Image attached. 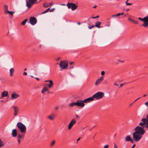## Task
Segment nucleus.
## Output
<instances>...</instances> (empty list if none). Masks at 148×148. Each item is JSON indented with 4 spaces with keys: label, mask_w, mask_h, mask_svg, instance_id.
<instances>
[{
    "label": "nucleus",
    "mask_w": 148,
    "mask_h": 148,
    "mask_svg": "<svg viewBox=\"0 0 148 148\" xmlns=\"http://www.w3.org/2000/svg\"><path fill=\"white\" fill-rule=\"evenodd\" d=\"M132 19L130 18H128V20H129V21H131Z\"/></svg>",
    "instance_id": "57"
},
{
    "label": "nucleus",
    "mask_w": 148,
    "mask_h": 148,
    "mask_svg": "<svg viewBox=\"0 0 148 148\" xmlns=\"http://www.w3.org/2000/svg\"><path fill=\"white\" fill-rule=\"evenodd\" d=\"M103 79V76H101L99 78L96 80L95 83V85L96 86H98L101 83Z\"/></svg>",
    "instance_id": "10"
},
{
    "label": "nucleus",
    "mask_w": 148,
    "mask_h": 148,
    "mask_svg": "<svg viewBox=\"0 0 148 148\" xmlns=\"http://www.w3.org/2000/svg\"><path fill=\"white\" fill-rule=\"evenodd\" d=\"M18 141L19 144L20 143V140L19 139L18 140Z\"/></svg>",
    "instance_id": "51"
},
{
    "label": "nucleus",
    "mask_w": 148,
    "mask_h": 148,
    "mask_svg": "<svg viewBox=\"0 0 148 148\" xmlns=\"http://www.w3.org/2000/svg\"><path fill=\"white\" fill-rule=\"evenodd\" d=\"M48 86V88H50L52 87L53 86V82L52 81H50L49 84H46L45 85V86Z\"/></svg>",
    "instance_id": "16"
},
{
    "label": "nucleus",
    "mask_w": 148,
    "mask_h": 148,
    "mask_svg": "<svg viewBox=\"0 0 148 148\" xmlns=\"http://www.w3.org/2000/svg\"><path fill=\"white\" fill-rule=\"evenodd\" d=\"M27 21V20L26 19L24 20L21 23V25H25L26 22Z\"/></svg>",
    "instance_id": "27"
},
{
    "label": "nucleus",
    "mask_w": 148,
    "mask_h": 148,
    "mask_svg": "<svg viewBox=\"0 0 148 148\" xmlns=\"http://www.w3.org/2000/svg\"><path fill=\"white\" fill-rule=\"evenodd\" d=\"M104 96V93L103 92H99L95 94L93 96V97L94 99L95 98L97 99H101Z\"/></svg>",
    "instance_id": "3"
},
{
    "label": "nucleus",
    "mask_w": 148,
    "mask_h": 148,
    "mask_svg": "<svg viewBox=\"0 0 148 148\" xmlns=\"http://www.w3.org/2000/svg\"><path fill=\"white\" fill-rule=\"evenodd\" d=\"M145 127L147 128H148V125H145Z\"/></svg>",
    "instance_id": "59"
},
{
    "label": "nucleus",
    "mask_w": 148,
    "mask_h": 148,
    "mask_svg": "<svg viewBox=\"0 0 148 148\" xmlns=\"http://www.w3.org/2000/svg\"><path fill=\"white\" fill-rule=\"evenodd\" d=\"M18 136L19 138H21L22 137V135L20 134H18Z\"/></svg>",
    "instance_id": "41"
},
{
    "label": "nucleus",
    "mask_w": 148,
    "mask_h": 148,
    "mask_svg": "<svg viewBox=\"0 0 148 148\" xmlns=\"http://www.w3.org/2000/svg\"><path fill=\"white\" fill-rule=\"evenodd\" d=\"M48 90L49 89L48 88L45 86L41 91V92L43 93L45 91H48Z\"/></svg>",
    "instance_id": "24"
},
{
    "label": "nucleus",
    "mask_w": 148,
    "mask_h": 148,
    "mask_svg": "<svg viewBox=\"0 0 148 148\" xmlns=\"http://www.w3.org/2000/svg\"><path fill=\"white\" fill-rule=\"evenodd\" d=\"M114 85L116 86H118V85L116 83H114Z\"/></svg>",
    "instance_id": "50"
},
{
    "label": "nucleus",
    "mask_w": 148,
    "mask_h": 148,
    "mask_svg": "<svg viewBox=\"0 0 148 148\" xmlns=\"http://www.w3.org/2000/svg\"><path fill=\"white\" fill-rule=\"evenodd\" d=\"M76 119H77L79 118V116H78L77 115H76Z\"/></svg>",
    "instance_id": "49"
},
{
    "label": "nucleus",
    "mask_w": 148,
    "mask_h": 148,
    "mask_svg": "<svg viewBox=\"0 0 148 148\" xmlns=\"http://www.w3.org/2000/svg\"><path fill=\"white\" fill-rule=\"evenodd\" d=\"M52 4V3H49V6H51Z\"/></svg>",
    "instance_id": "61"
},
{
    "label": "nucleus",
    "mask_w": 148,
    "mask_h": 148,
    "mask_svg": "<svg viewBox=\"0 0 148 148\" xmlns=\"http://www.w3.org/2000/svg\"><path fill=\"white\" fill-rule=\"evenodd\" d=\"M101 24V23L99 21H97L95 23V26L98 28H100V25Z\"/></svg>",
    "instance_id": "21"
},
{
    "label": "nucleus",
    "mask_w": 148,
    "mask_h": 148,
    "mask_svg": "<svg viewBox=\"0 0 148 148\" xmlns=\"http://www.w3.org/2000/svg\"><path fill=\"white\" fill-rule=\"evenodd\" d=\"M50 81H52V80H45V82H49V83H50Z\"/></svg>",
    "instance_id": "46"
},
{
    "label": "nucleus",
    "mask_w": 148,
    "mask_h": 148,
    "mask_svg": "<svg viewBox=\"0 0 148 148\" xmlns=\"http://www.w3.org/2000/svg\"><path fill=\"white\" fill-rule=\"evenodd\" d=\"M138 18L139 20L144 22V23L141 26L145 27H147L148 26V19L147 17H145L143 18L139 17Z\"/></svg>",
    "instance_id": "6"
},
{
    "label": "nucleus",
    "mask_w": 148,
    "mask_h": 148,
    "mask_svg": "<svg viewBox=\"0 0 148 148\" xmlns=\"http://www.w3.org/2000/svg\"><path fill=\"white\" fill-rule=\"evenodd\" d=\"M114 148H117V146L115 144Z\"/></svg>",
    "instance_id": "53"
},
{
    "label": "nucleus",
    "mask_w": 148,
    "mask_h": 148,
    "mask_svg": "<svg viewBox=\"0 0 148 148\" xmlns=\"http://www.w3.org/2000/svg\"><path fill=\"white\" fill-rule=\"evenodd\" d=\"M124 83L121 84H120V86L119 87H122L124 85Z\"/></svg>",
    "instance_id": "47"
},
{
    "label": "nucleus",
    "mask_w": 148,
    "mask_h": 148,
    "mask_svg": "<svg viewBox=\"0 0 148 148\" xmlns=\"http://www.w3.org/2000/svg\"><path fill=\"white\" fill-rule=\"evenodd\" d=\"M140 97H139V98L137 99H136L133 103H131L130 105V106H132V105L138 99H140Z\"/></svg>",
    "instance_id": "36"
},
{
    "label": "nucleus",
    "mask_w": 148,
    "mask_h": 148,
    "mask_svg": "<svg viewBox=\"0 0 148 148\" xmlns=\"http://www.w3.org/2000/svg\"><path fill=\"white\" fill-rule=\"evenodd\" d=\"M14 13V12L12 11H8L7 12V14H8L9 15H10L11 16H12L13 14Z\"/></svg>",
    "instance_id": "29"
},
{
    "label": "nucleus",
    "mask_w": 148,
    "mask_h": 148,
    "mask_svg": "<svg viewBox=\"0 0 148 148\" xmlns=\"http://www.w3.org/2000/svg\"><path fill=\"white\" fill-rule=\"evenodd\" d=\"M131 21L133 22L134 23H135V24H138V21H134V19H132Z\"/></svg>",
    "instance_id": "35"
},
{
    "label": "nucleus",
    "mask_w": 148,
    "mask_h": 148,
    "mask_svg": "<svg viewBox=\"0 0 148 148\" xmlns=\"http://www.w3.org/2000/svg\"><path fill=\"white\" fill-rule=\"evenodd\" d=\"M136 146V145L135 144H134L132 147L131 148H134Z\"/></svg>",
    "instance_id": "54"
},
{
    "label": "nucleus",
    "mask_w": 148,
    "mask_h": 148,
    "mask_svg": "<svg viewBox=\"0 0 148 148\" xmlns=\"http://www.w3.org/2000/svg\"><path fill=\"white\" fill-rule=\"evenodd\" d=\"M145 105L148 107V101L145 103Z\"/></svg>",
    "instance_id": "42"
},
{
    "label": "nucleus",
    "mask_w": 148,
    "mask_h": 148,
    "mask_svg": "<svg viewBox=\"0 0 148 148\" xmlns=\"http://www.w3.org/2000/svg\"><path fill=\"white\" fill-rule=\"evenodd\" d=\"M8 6L6 5H5L4 7V12L5 14H7V12L9 11L8 10Z\"/></svg>",
    "instance_id": "22"
},
{
    "label": "nucleus",
    "mask_w": 148,
    "mask_h": 148,
    "mask_svg": "<svg viewBox=\"0 0 148 148\" xmlns=\"http://www.w3.org/2000/svg\"><path fill=\"white\" fill-rule=\"evenodd\" d=\"M14 110V115L15 116L18 114V108L16 106H13Z\"/></svg>",
    "instance_id": "15"
},
{
    "label": "nucleus",
    "mask_w": 148,
    "mask_h": 148,
    "mask_svg": "<svg viewBox=\"0 0 148 148\" xmlns=\"http://www.w3.org/2000/svg\"><path fill=\"white\" fill-rule=\"evenodd\" d=\"M36 79L38 80L39 81V79L38 77L36 78Z\"/></svg>",
    "instance_id": "60"
},
{
    "label": "nucleus",
    "mask_w": 148,
    "mask_h": 148,
    "mask_svg": "<svg viewBox=\"0 0 148 148\" xmlns=\"http://www.w3.org/2000/svg\"><path fill=\"white\" fill-rule=\"evenodd\" d=\"M14 72V70L13 68H11L10 70V76H12L13 75Z\"/></svg>",
    "instance_id": "23"
},
{
    "label": "nucleus",
    "mask_w": 148,
    "mask_h": 148,
    "mask_svg": "<svg viewBox=\"0 0 148 148\" xmlns=\"http://www.w3.org/2000/svg\"><path fill=\"white\" fill-rule=\"evenodd\" d=\"M29 21L31 25H34L37 23V20L35 17H32L30 18Z\"/></svg>",
    "instance_id": "11"
},
{
    "label": "nucleus",
    "mask_w": 148,
    "mask_h": 148,
    "mask_svg": "<svg viewBox=\"0 0 148 148\" xmlns=\"http://www.w3.org/2000/svg\"><path fill=\"white\" fill-rule=\"evenodd\" d=\"M145 119H146V120H148V114L146 115V118Z\"/></svg>",
    "instance_id": "48"
},
{
    "label": "nucleus",
    "mask_w": 148,
    "mask_h": 148,
    "mask_svg": "<svg viewBox=\"0 0 148 148\" xmlns=\"http://www.w3.org/2000/svg\"><path fill=\"white\" fill-rule=\"evenodd\" d=\"M141 121L143 122H145V124L148 125V120H146L145 118H143L141 119Z\"/></svg>",
    "instance_id": "26"
},
{
    "label": "nucleus",
    "mask_w": 148,
    "mask_h": 148,
    "mask_svg": "<svg viewBox=\"0 0 148 148\" xmlns=\"http://www.w3.org/2000/svg\"><path fill=\"white\" fill-rule=\"evenodd\" d=\"M143 135L136 132H134L133 134L134 141L136 142L139 141L142 137Z\"/></svg>",
    "instance_id": "2"
},
{
    "label": "nucleus",
    "mask_w": 148,
    "mask_h": 148,
    "mask_svg": "<svg viewBox=\"0 0 148 148\" xmlns=\"http://www.w3.org/2000/svg\"><path fill=\"white\" fill-rule=\"evenodd\" d=\"M80 138H79L77 140V142L78 141H79L80 139Z\"/></svg>",
    "instance_id": "56"
},
{
    "label": "nucleus",
    "mask_w": 148,
    "mask_h": 148,
    "mask_svg": "<svg viewBox=\"0 0 148 148\" xmlns=\"http://www.w3.org/2000/svg\"><path fill=\"white\" fill-rule=\"evenodd\" d=\"M126 5H132V4L131 3H127Z\"/></svg>",
    "instance_id": "45"
},
{
    "label": "nucleus",
    "mask_w": 148,
    "mask_h": 148,
    "mask_svg": "<svg viewBox=\"0 0 148 148\" xmlns=\"http://www.w3.org/2000/svg\"><path fill=\"white\" fill-rule=\"evenodd\" d=\"M66 6L68 8L71 9L72 11L76 10L78 7L75 4L71 2H68Z\"/></svg>",
    "instance_id": "4"
},
{
    "label": "nucleus",
    "mask_w": 148,
    "mask_h": 148,
    "mask_svg": "<svg viewBox=\"0 0 148 148\" xmlns=\"http://www.w3.org/2000/svg\"><path fill=\"white\" fill-rule=\"evenodd\" d=\"M99 17V16L98 15L95 17H93L92 18H93V19L97 18H98Z\"/></svg>",
    "instance_id": "39"
},
{
    "label": "nucleus",
    "mask_w": 148,
    "mask_h": 148,
    "mask_svg": "<svg viewBox=\"0 0 148 148\" xmlns=\"http://www.w3.org/2000/svg\"><path fill=\"white\" fill-rule=\"evenodd\" d=\"M4 145V143L0 139V147H2Z\"/></svg>",
    "instance_id": "30"
},
{
    "label": "nucleus",
    "mask_w": 148,
    "mask_h": 148,
    "mask_svg": "<svg viewBox=\"0 0 148 148\" xmlns=\"http://www.w3.org/2000/svg\"><path fill=\"white\" fill-rule=\"evenodd\" d=\"M73 63V62H69V64L70 65H72Z\"/></svg>",
    "instance_id": "52"
},
{
    "label": "nucleus",
    "mask_w": 148,
    "mask_h": 148,
    "mask_svg": "<svg viewBox=\"0 0 148 148\" xmlns=\"http://www.w3.org/2000/svg\"><path fill=\"white\" fill-rule=\"evenodd\" d=\"M53 9H51L50 10V12H52L53 11Z\"/></svg>",
    "instance_id": "64"
},
{
    "label": "nucleus",
    "mask_w": 148,
    "mask_h": 148,
    "mask_svg": "<svg viewBox=\"0 0 148 148\" xmlns=\"http://www.w3.org/2000/svg\"><path fill=\"white\" fill-rule=\"evenodd\" d=\"M49 10H50V8H48L45 11H44L43 12H42L41 13V14H45V13L47 12H48Z\"/></svg>",
    "instance_id": "32"
},
{
    "label": "nucleus",
    "mask_w": 148,
    "mask_h": 148,
    "mask_svg": "<svg viewBox=\"0 0 148 148\" xmlns=\"http://www.w3.org/2000/svg\"><path fill=\"white\" fill-rule=\"evenodd\" d=\"M132 19L130 18H128V20H129V21H131Z\"/></svg>",
    "instance_id": "58"
},
{
    "label": "nucleus",
    "mask_w": 148,
    "mask_h": 148,
    "mask_svg": "<svg viewBox=\"0 0 148 148\" xmlns=\"http://www.w3.org/2000/svg\"><path fill=\"white\" fill-rule=\"evenodd\" d=\"M8 95V92L7 91H4L1 93V96L2 98L4 97H7Z\"/></svg>",
    "instance_id": "18"
},
{
    "label": "nucleus",
    "mask_w": 148,
    "mask_h": 148,
    "mask_svg": "<svg viewBox=\"0 0 148 148\" xmlns=\"http://www.w3.org/2000/svg\"><path fill=\"white\" fill-rule=\"evenodd\" d=\"M105 74V72L104 71H102L101 72V74L102 75H104Z\"/></svg>",
    "instance_id": "38"
},
{
    "label": "nucleus",
    "mask_w": 148,
    "mask_h": 148,
    "mask_svg": "<svg viewBox=\"0 0 148 148\" xmlns=\"http://www.w3.org/2000/svg\"><path fill=\"white\" fill-rule=\"evenodd\" d=\"M14 94H11V98L12 99H16L18 98L19 96V95L18 94H15L14 92Z\"/></svg>",
    "instance_id": "17"
},
{
    "label": "nucleus",
    "mask_w": 148,
    "mask_h": 148,
    "mask_svg": "<svg viewBox=\"0 0 148 148\" xmlns=\"http://www.w3.org/2000/svg\"><path fill=\"white\" fill-rule=\"evenodd\" d=\"M109 147V145H106L104 146V148H108Z\"/></svg>",
    "instance_id": "40"
},
{
    "label": "nucleus",
    "mask_w": 148,
    "mask_h": 148,
    "mask_svg": "<svg viewBox=\"0 0 148 148\" xmlns=\"http://www.w3.org/2000/svg\"><path fill=\"white\" fill-rule=\"evenodd\" d=\"M94 100V99L92 96L91 97L85 99L84 100H83V101L84 102V103H86L90 102L93 101Z\"/></svg>",
    "instance_id": "13"
},
{
    "label": "nucleus",
    "mask_w": 148,
    "mask_h": 148,
    "mask_svg": "<svg viewBox=\"0 0 148 148\" xmlns=\"http://www.w3.org/2000/svg\"><path fill=\"white\" fill-rule=\"evenodd\" d=\"M42 45H40L39 46V48H40L41 47H42Z\"/></svg>",
    "instance_id": "62"
},
{
    "label": "nucleus",
    "mask_w": 148,
    "mask_h": 148,
    "mask_svg": "<svg viewBox=\"0 0 148 148\" xmlns=\"http://www.w3.org/2000/svg\"><path fill=\"white\" fill-rule=\"evenodd\" d=\"M55 140H53L51 144V145H50L51 146H53V145H55Z\"/></svg>",
    "instance_id": "33"
},
{
    "label": "nucleus",
    "mask_w": 148,
    "mask_h": 148,
    "mask_svg": "<svg viewBox=\"0 0 148 148\" xmlns=\"http://www.w3.org/2000/svg\"><path fill=\"white\" fill-rule=\"evenodd\" d=\"M135 132H136L143 135L145 133V131L144 129V127L137 126L135 129Z\"/></svg>",
    "instance_id": "5"
},
{
    "label": "nucleus",
    "mask_w": 148,
    "mask_h": 148,
    "mask_svg": "<svg viewBox=\"0 0 148 148\" xmlns=\"http://www.w3.org/2000/svg\"><path fill=\"white\" fill-rule=\"evenodd\" d=\"M60 67L64 69H66L68 66V62L66 61H61L59 64Z\"/></svg>",
    "instance_id": "7"
},
{
    "label": "nucleus",
    "mask_w": 148,
    "mask_h": 148,
    "mask_svg": "<svg viewBox=\"0 0 148 148\" xmlns=\"http://www.w3.org/2000/svg\"><path fill=\"white\" fill-rule=\"evenodd\" d=\"M29 1H26V6L29 8H30L32 6V4H34L37 0H28Z\"/></svg>",
    "instance_id": "8"
},
{
    "label": "nucleus",
    "mask_w": 148,
    "mask_h": 148,
    "mask_svg": "<svg viewBox=\"0 0 148 148\" xmlns=\"http://www.w3.org/2000/svg\"><path fill=\"white\" fill-rule=\"evenodd\" d=\"M55 115L54 114H52L48 116V118L51 120H53L55 117Z\"/></svg>",
    "instance_id": "20"
},
{
    "label": "nucleus",
    "mask_w": 148,
    "mask_h": 148,
    "mask_svg": "<svg viewBox=\"0 0 148 148\" xmlns=\"http://www.w3.org/2000/svg\"><path fill=\"white\" fill-rule=\"evenodd\" d=\"M97 6L96 5H95L93 7V8H95L97 7Z\"/></svg>",
    "instance_id": "63"
},
{
    "label": "nucleus",
    "mask_w": 148,
    "mask_h": 148,
    "mask_svg": "<svg viewBox=\"0 0 148 148\" xmlns=\"http://www.w3.org/2000/svg\"><path fill=\"white\" fill-rule=\"evenodd\" d=\"M76 121L74 119H73L70 123L68 125V129L70 130L71 128L73 125L76 123Z\"/></svg>",
    "instance_id": "12"
},
{
    "label": "nucleus",
    "mask_w": 148,
    "mask_h": 148,
    "mask_svg": "<svg viewBox=\"0 0 148 148\" xmlns=\"http://www.w3.org/2000/svg\"><path fill=\"white\" fill-rule=\"evenodd\" d=\"M124 14V13H123V12H122V13H119L117 14H116L112 15V17H116V16H119L121 15H123Z\"/></svg>",
    "instance_id": "25"
},
{
    "label": "nucleus",
    "mask_w": 148,
    "mask_h": 148,
    "mask_svg": "<svg viewBox=\"0 0 148 148\" xmlns=\"http://www.w3.org/2000/svg\"><path fill=\"white\" fill-rule=\"evenodd\" d=\"M49 6V5L46 3H44L43 5V7L44 8H47Z\"/></svg>",
    "instance_id": "31"
},
{
    "label": "nucleus",
    "mask_w": 148,
    "mask_h": 148,
    "mask_svg": "<svg viewBox=\"0 0 148 148\" xmlns=\"http://www.w3.org/2000/svg\"><path fill=\"white\" fill-rule=\"evenodd\" d=\"M58 109V107H56L55 108V110H57Z\"/></svg>",
    "instance_id": "55"
},
{
    "label": "nucleus",
    "mask_w": 148,
    "mask_h": 148,
    "mask_svg": "<svg viewBox=\"0 0 148 148\" xmlns=\"http://www.w3.org/2000/svg\"><path fill=\"white\" fill-rule=\"evenodd\" d=\"M125 140L126 141H130L132 143H134V140L129 135H128L125 137Z\"/></svg>",
    "instance_id": "14"
},
{
    "label": "nucleus",
    "mask_w": 148,
    "mask_h": 148,
    "mask_svg": "<svg viewBox=\"0 0 148 148\" xmlns=\"http://www.w3.org/2000/svg\"><path fill=\"white\" fill-rule=\"evenodd\" d=\"M16 125L21 133H26V128L23 124L21 123L18 122L17 123Z\"/></svg>",
    "instance_id": "1"
},
{
    "label": "nucleus",
    "mask_w": 148,
    "mask_h": 148,
    "mask_svg": "<svg viewBox=\"0 0 148 148\" xmlns=\"http://www.w3.org/2000/svg\"><path fill=\"white\" fill-rule=\"evenodd\" d=\"M119 62H121V63H123L125 62L124 60H119Z\"/></svg>",
    "instance_id": "43"
},
{
    "label": "nucleus",
    "mask_w": 148,
    "mask_h": 148,
    "mask_svg": "<svg viewBox=\"0 0 148 148\" xmlns=\"http://www.w3.org/2000/svg\"><path fill=\"white\" fill-rule=\"evenodd\" d=\"M145 125V122H143V123H140L139 124V125L141 126H143Z\"/></svg>",
    "instance_id": "34"
},
{
    "label": "nucleus",
    "mask_w": 148,
    "mask_h": 148,
    "mask_svg": "<svg viewBox=\"0 0 148 148\" xmlns=\"http://www.w3.org/2000/svg\"><path fill=\"white\" fill-rule=\"evenodd\" d=\"M76 103V106H78L83 107L85 106V104L83 101V100H78L77 101Z\"/></svg>",
    "instance_id": "9"
},
{
    "label": "nucleus",
    "mask_w": 148,
    "mask_h": 148,
    "mask_svg": "<svg viewBox=\"0 0 148 148\" xmlns=\"http://www.w3.org/2000/svg\"><path fill=\"white\" fill-rule=\"evenodd\" d=\"M17 134V131L16 129H13L12 131V135L14 137L16 136Z\"/></svg>",
    "instance_id": "19"
},
{
    "label": "nucleus",
    "mask_w": 148,
    "mask_h": 148,
    "mask_svg": "<svg viewBox=\"0 0 148 148\" xmlns=\"http://www.w3.org/2000/svg\"><path fill=\"white\" fill-rule=\"evenodd\" d=\"M95 26L94 25H92L91 26H88V28L89 29H92V28L94 27Z\"/></svg>",
    "instance_id": "37"
},
{
    "label": "nucleus",
    "mask_w": 148,
    "mask_h": 148,
    "mask_svg": "<svg viewBox=\"0 0 148 148\" xmlns=\"http://www.w3.org/2000/svg\"><path fill=\"white\" fill-rule=\"evenodd\" d=\"M75 105H76V102H73L71 103L69 105V106L73 107Z\"/></svg>",
    "instance_id": "28"
},
{
    "label": "nucleus",
    "mask_w": 148,
    "mask_h": 148,
    "mask_svg": "<svg viewBox=\"0 0 148 148\" xmlns=\"http://www.w3.org/2000/svg\"><path fill=\"white\" fill-rule=\"evenodd\" d=\"M23 75H27V73L26 72H24Z\"/></svg>",
    "instance_id": "44"
}]
</instances>
